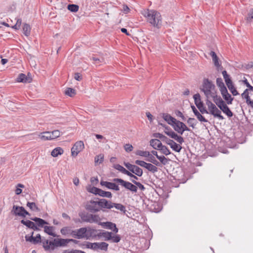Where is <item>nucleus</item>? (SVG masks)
I'll list each match as a JSON object with an SVG mask.
<instances>
[{"label":"nucleus","instance_id":"nucleus-57","mask_svg":"<svg viewBox=\"0 0 253 253\" xmlns=\"http://www.w3.org/2000/svg\"><path fill=\"white\" fill-rule=\"evenodd\" d=\"M63 253H86L84 252L79 250H64Z\"/></svg>","mask_w":253,"mask_h":253},{"label":"nucleus","instance_id":"nucleus-45","mask_svg":"<svg viewBox=\"0 0 253 253\" xmlns=\"http://www.w3.org/2000/svg\"><path fill=\"white\" fill-rule=\"evenodd\" d=\"M125 166L128 169V171L131 173L134 172V170L136 167V165H132L129 163H124Z\"/></svg>","mask_w":253,"mask_h":253},{"label":"nucleus","instance_id":"nucleus-9","mask_svg":"<svg viewBox=\"0 0 253 253\" xmlns=\"http://www.w3.org/2000/svg\"><path fill=\"white\" fill-rule=\"evenodd\" d=\"M84 148V144L82 141H77L75 143L71 149L72 155L76 156Z\"/></svg>","mask_w":253,"mask_h":253},{"label":"nucleus","instance_id":"nucleus-4","mask_svg":"<svg viewBox=\"0 0 253 253\" xmlns=\"http://www.w3.org/2000/svg\"><path fill=\"white\" fill-rule=\"evenodd\" d=\"M113 181L119 183L122 187L128 190H129L132 193H136L137 192V187L132 182L131 183L119 178H114L113 179Z\"/></svg>","mask_w":253,"mask_h":253},{"label":"nucleus","instance_id":"nucleus-44","mask_svg":"<svg viewBox=\"0 0 253 253\" xmlns=\"http://www.w3.org/2000/svg\"><path fill=\"white\" fill-rule=\"evenodd\" d=\"M158 150H160L163 154H165L166 156L169 155L170 154V152L169 150L168 149V148L165 145H163L162 144V146L159 148V149H158Z\"/></svg>","mask_w":253,"mask_h":253},{"label":"nucleus","instance_id":"nucleus-41","mask_svg":"<svg viewBox=\"0 0 253 253\" xmlns=\"http://www.w3.org/2000/svg\"><path fill=\"white\" fill-rule=\"evenodd\" d=\"M27 206L32 211H40V209L34 202H28Z\"/></svg>","mask_w":253,"mask_h":253},{"label":"nucleus","instance_id":"nucleus-36","mask_svg":"<svg viewBox=\"0 0 253 253\" xmlns=\"http://www.w3.org/2000/svg\"><path fill=\"white\" fill-rule=\"evenodd\" d=\"M23 34L27 37L29 36L31 32L30 26L26 23H25L23 27Z\"/></svg>","mask_w":253,"mask_h":253},{"label":"nucleus","instance_id":"nucleus-29","mask_svg":"<svg viewBox=\"0 0 253 253\" xmlns=\"http://www.w3.org/2000/svg\"><path fill=\"white\" fill-rule=\"evenodd\" d=\"M101 218L100 216L97 214H90L89 219L88 220V222L92 223H98L100 221Z\"/></svg>","mask_w":253,"mask_h":253},{"label":"nucleus","instance_id":"nucleus-20","mask_svg":"<svg viewBox=\"0 0 253 253\" xmlns=\"http://www.w3.org/2000/svg\"><path fill=\"white\" fill-rule=\"evenodd\" d=\"M228 117L230 118L233 116V114L228 107L227 104L224 102L222 105L218 107Z\"/></svg>","mask_w":253,"mask_h":253},{"label":"nucleus","instance_id":"nucleus-21","mask_svg":"<svg viewBox=\"0 0 253 253\" xmlns=\"http://www.w3.org/2000/svg\"><path fill=\"white\" fill-rule=\"evenodd\" d=\"M31 219L35 221V223L36 224V226H38V227L39 228L40 227H44V225L45 224H48L47 222L41 218L34 217L31 218Z\"/></svg>","mask_w":253,"mask_h":253},{"label":"nucleus","instance_id":"nucleus-8","mask_svg":"<svg viewBox=\"0 0 253 253\" xmlns=\"http://www.w3.org/2000/svg\"><path fill=\"white\" fill-rule=\"evenodd\" d=\"M87 232L86 227H82L78 229L74 230L73 237L78 239H87Z\"/></svg>","mask_w":253,"mask_h":253},{"label":"nucleus","instance_id":"nucleus-17","mask_svg":"<svg viewBox=\"0 0 253 253\" xmlns=\"http://www.w3.org/2000/svg\"><path fill=\"white\" fill-rule=\"evenodd\" d=\"M32 81V79L31 77L30 76L29 74H28V76H26L24 74L21 73L19 75L18 77L17 78V81L18 82H22V83H31Z\"/></svg>","mask_w":253,"mask_h":253},{"label":"nucleus","instance_id":"nucleus-1","mask_svg":"<svg viewBox=\"0 0 253 253\" xmlns=\"http://www.w3.org/2000/svg\"><path fill=\"white\" fill-rule=\"evenodd\" d=\"M144 17L147 18V21L158 29L162 26V17L161 14L154 10L147 9L145 10L143 13Z\"/></svg>","mask_w":253,"mask_h":253},{"label":"nucleus","instance_id":"nucleus-28","mask_svg":"<svg viewBox=\"0 0 253 253\" xmlns=\"http://www.w3.org/2000/svg\"><path fill=\"white\" fill-rule=\"evenodd\" d=\"M161 142L157 139H152L150 141V145L155 149H159V148L162 146Z\"/></svg>","mask_w":253,"mask_h":253},{"label":"nucleus","instance_id":"nucleus-47","mask_svg":"<svg viewBox=\"0 0 253 253\" xmlns=\"http://www.w3.org/2000/svg\"><path fill=\"white\" fill-rule=\"evenodd\" d=\"M108 244L106 242L98 243V249L107 251L108 250Z\"/></svg>","mask_w":253,"mask_h":253},{"label":"nucleus","instance_id":"nucleus-46","mask_svg":"<svg viewBox=\"0 0 253 253\" xmlns=\"http://www.w3.org/2000/svg\"><path fill=\"white\" fill-rule=\"evenodd\" d=\"M79 7L78 5L70 4L68 5V9L71 12H76L79 10Z\"/></svg>","mask_w":253,"mask_h":253},{"label":"nucleus","instance_id":"nucleus-3","mask_svg":"<svg viewBox=\"0 0 253 253\" xmlns=\"http://www.w3.org/2000/svg\"><path fill=\"white\" fill-rule=\"evenodd\" d=\"M200 89L207 98H210V96L216 91L215 85L208 79H204Z\"/></svg>","mask_w":253,"mask_h":253},{"label":"nucleus","instance_id":"nucleus-59","mask_svg":"<svg viewBox=\"0 0 253 253\" xmlns=\"http://www.w3.org/2000/svg\"><path fill=\"white\" fill-rule=\"evenodd\" d=\"M241 96L243 98H244L246 99V102L247 101H249V99H250V97L249 95L248 89H246L244 92L241 94Z\"/></svg>","mask_w":253,"mask_h":253},{"label":"nucleus","instance_id":"nucleus-30","mask_svg":"<svg viewBox=\"0 0 253 253\" xmlns=\"http://www.w3.org/2000/svg\"><path fill=\"white\" fill-rule=\"evenodd\" d=\"M210 54L212 57L214 66L217 68L219 67L220 66V64L218 61V57L216 55L215 52L211 51Z\"/></svg>","mask_w":253,"mask_h":253},{"label":"nucleus","instance_id":"nucleus-34","mask_svg":"<svg viewBox=\"0 0 253 253\" xmlns=\"http://www.w3.org/2000/svg\"><path fill=\"white\" fill-rule=\"evenodd\" d=\"M90 213H85V212H80L79 215L81 217L82 221L88 222V220L89 219Z\"/></svg>","mask_w":253,"mask_h":253},{"label":"nucleus","instance_id":"nucleus-35","mask_svg":"<svg viewBox=\"0 0 253 253\" xmlns=\"http://www.w3.org/2000/svg\"><path fill=\"white\" fill-rule=\"evenodd\" d=\"M113 167L114 169L118 170L119 171L126 175H127L128 172H129L128 170H126L123 166H121L119 164L114 165Z\"/></svg>","mask_w":253,"mask_h":253},{"label":"nucleus","instance_id":"nucleus-12","mask_svg":"<svg viewBox=\"0 0 253 253\" xmlns=\"http://www.w3.org/2000/svg\"><path fill=\"white\" fill-rule=\"evenodd\" d=\"M98 205L102 208L111 209L113 208V203L111 201H107L105 199L99 200L97 203Z\"/></svg>","mask_w":253,"mask_h":253},{"label":"nucleus","instance_id":"nucleus-42","mask_svg":"<svg viewBox=\"0 0 253 253\" xmlns=\"http://www.w3.org/2000/svg\"><path fill=\"white\" fill-rule=\"evenodd\" d=\"M65 93L70 97H73L76 94V90L74 88L68 87L65 91Z\"/></svg>","mask_w":253,"mask_h":253},{"label":"nucleus","instance_id":"nucleus-55","mask_svg":"<svg viewBox=\"0 0 253 253\" xmlns=\"http://www.w3.org/2000/svg\"><path fill=\"white\" fill-rule=\"evenodd\" d=\"M227 87L234 96H236L239 94L237 90L233 84L230 85H228Z\"/></svg>","mask_w":253,"mask_h":253},{"label":"nucleus","instance_id":"nucleus-64","mask_svg":"<svg viewBox=\"0 0 253 253\" xmlns=\"http://www.w3.org/2000/svg\"><path fill=\"white\" fill-rule=\"evenodd\" d=\"M157 158L163 164L166 165L167 163V159L164 156H157Z\"/></svg>","mask_w":253,"mask_h":253},{"label":"nucleus","instance_id":"nucleus-43","mask_svg":"<svg viewBox=\"0 0 253 253\" xmlns=\"http://www.w3.org/2000/svg\"><path fill=\"white\" fill-rule=\"evenodd\" d=\"M87 239L90 237L95 236L96 235L97 230L94 229L88 228L87 229Z\"/></svg>","mask_w":253,"mask_h":253},{"label":"nucleus","instance_id":"nucleus-22","mask_svg":"<svg viewBox=\"0 0 253 253\" xmlns=\"http://www.w3.org/2000/svg\"><path fill=\"white\" fill-rule=\"evenodd\" d=\"M192 110L195 114V115L196 116L197 119L202 122H207L208 120H207L204 117H203L201 114L197 110L196 107L193 105L191 106Z\"/></svg>","mask_w":253,"mask_h":253},{"label":"nucleus","instance_id":"nucleus-52","mask_svg":"<svg viewBox=\"0 0 253 253\" xmlns=\"http://www.w3.org/2000/svg\"><path fill=\"white\" fill-rule=\"evenodd\" d=\"M130 181L132 183L136 185L137 188L138 187L141 190L144 191L145 189V188L144 186V185L139 182H137L134 179H130Z\"/></svg>","mask_w":253,"mask_h":253},{"label":"nucleus","instance_id":"nucleus-16","mask_svg":"<svg viewBox=\"0 0 253 253\" xmlns=\"http://www.w3.org/2000/svg\"><path fill=\"white\" fill-rule=\"evenodd\" d=\"M167 135L169 136L170 138L174 139L180 144H182L184 141V139L182 136L178 135L173 130H171L169 132H168Z\"/></svg>","mask_w":253,"mask_h":253},{"label":"nucleus","instance_id":"nucleus-33","mask_svg":"<svg viewBox=\"0 0 253 253\" xmlns=\"http://www.w3.org/2000/svg\"><path fill=\"white\" fill-rule=\"evenodd\" d=\"M33 234L34 232H32L31 236L26 235L25 237V240L27 242H29L34 245H36L38 244V241H37L35 237H33Z\"/></svg>","mask_w":253,"mask_h":253},{"label":"nucleus","instance_id":"nucleus-48","mask_svg":"<svg viewBox=\"0 0 253 253\" xmlns=\"http://www.w3.org/2000/svg\"><path fill=\"white\" fill-rule=\"evenodd\" d=\"M113 207L124 212H125L126 211V207L121 204L113 203Z\"/></svg>","mask_w":253,"mask_h":253},{"label":"nucleus","instance_id":"nucleus-60","mask_svg":"<svg viewBox=\"0 0 253 253\" xmlns=\"http://www.w3.org/2000/svg\"><path fill=\"white\" fill-rule=\"evenodd\" d=\"M135 164L136 165H137L138 166H140V167H143L146 168L147 167V165L148 163H146L145 162L143 161H140V160H136L135 161Z\"/></svg>","mask_w":253,"mask_h":253},{"label":"nucleus","instance_id":"nucleus-53","mask_svg":"<svg viewBox=\"0 0 253 253\" xmlns=\"http://www.w3.org/2000/svg\"><path fill=\"white\" fill-rule=\"evenodd\" d=\"M24 185L22 184H21V183H19L17 185H16V188L15 190V194L16 195H19L22 192V189H21V188H24Z\"/></svg>","mask_w":253,"mask_h":253},{"label":"nucleus","instance_id":"nucleus-27","mask_svg":"<svg viewBox=\"0 0 253 253\" xmlns=\"http://www.w3.org/2000/svg\"><path fill=\"white\" fill-rule=\"evenodd\" d=\"M182 124L183 122L175 119V121H174V123H173L171 126L175 131L180 134Z\"/></svg>","mask_w":253,"mask_h":253},{"label":"nucleus","instance_id":"nucleus-37","mask_svg":"<svg viewBox=\"0 0 253 253\" xmlns=\"http://www.w3.org/2000/svg\"><path fill=\"white\" fill-rule=\"evenodd\" d=\"M98 195L103 197H106L108 198H111L112 197L111 192L109 191H105L101 189L99 192Z\"/></svg>","mask_w":253,"mask_h":253},{"label":"nucleus","instance_id":"nucleus-18","mask_svg":"<svg viewBox=\"0 0 253 253\" xmlns=\"http://www.w3.org/2000/svg\"><path fill=\"white\" fill-rule=\"evenodd\" d=\"M100 224L104 226L107 229L112 230L115 233H117L118 232L119 230L117 228L116 224L113 222L107 221L100 223Z\"/></svg>","mask_w":253,"mask_h":253},{"label":"nucleus","instance_id":"nucleus-19","mask_svg":"<svg viewBox=\"0 0 253 253\" xmlns=\"http://www.w3.org/2000/svg\"><path fill=\"white\" fill-rule=\"evenodd\" d=\"M210 98H212L214 102L219 107L222 105L225 102L222 99L219 95H217L216 91L210 96Z\"/></svg>","mask_w":253,"mask_h":253},{"label":"nucleus","instance_id":"nucleus-23","mask_svg":"<svg viewBox=\"0 0 253 253\" xmlns=\"http://www.w3.org/2000/svg\"><path fill=\"white\" fill-rule=\"evenodd\" d=\"M210 112V113L213 115L214 117H216L219 119V120H222L224 118L223 116L221 114V111L219 110L216 106L214 108V109L211 110Z\"/></svg>","mask_w":253,"mask_h":253},{"label":"nucleus","instance_id":"nucleus-5","mask_svg":"<svg viewBox=\"0 0 253 253\" xmlns=\"http://www.w3.org/2000/svg\"><path fill=\"white\" fill-rule=\"evenodd\" d=\"M193 98L194 102L197 107L199 110L201 114H208L209 112L207 110L205 107L204 106L203 102L201 101V96L199 93H196L194 95Z\"/></svg>","mask_w":253,"mask_h":253},{"label":"nucleus","instance_id":"nucleus-40","mask_svg":"<svg viewBox=\"0 0 253 253\" xmlns=\"http://www.w3.org/2000/svg\"><path fill=\"white\" fill-rule=\"evenodd\" d=\"M216 84L220 88V91L226 88L224 83L223 82L222 79L220 78H218L216 79Z\"/></svg>","mask_w":253,"mask_h":253},{"label":"nucleus","instance_id":"nucleus-24","mask_svg":"<svg viewBox=\"0 0 253 253\" xmlns=\"http://www.w3.org/2000/svg\"><path fill=\"white\" fill-rule=\"evenodd\" d=\"M162 117L164 120L171 126L173 123H174V121H175L176 119L174 118L171 117L169 114L167 113H163L162 114Z\"/></svg>","mask_w":253,"mask_h":253},{"label":"nucleus","instance_id":"nucleus-38","mask_svg":"<svg viewBox=\"0 0 253 253\" xmlns=\"http://www.w3.org/2000/svg\"><path fill=\"white\" fill-rule=\"evenodd\" d=\"M135 154L138 156L144 157H148L150 156V153L149 151H142V150H137L135 152Z\"/></svg>","mask_w":253,"mask_h":253},{"label":"nucleus","instance_id":"nucleus-49","mask_svg":"<svg viewBox=\"0 0 253 253\" xmlns=\"http://www.w3.org/2000/svg\"><path fill=\"white\" fill-rule=\"evenodd\" d=\"M148 157L149 159L146 160L147 161L152 163L156 166H159V162L155 159L153 156L150 154V156Z\"/></svg>","mask_w":253,"mask_h":253},{"label":"nucleus","instance_id":"nucleus-51","mask_svg":"<svg viewBox=\"0 0 253 253\" xmlns=\"http://www.w3.org/2000/svg\"><path fill=\"white\" fill-rule=\"evenodd\" d=\"M133 173L140 177L143 174V170L141 168L136 166L134 170V172H133L132 174Z\"/></svg>","mask_w":253,"mask_h":253},{"label":"nucleus","instance_id":"nucleus-56","mask_svg":"<svg viewBox=\"0 0 253 253\" xmlns=\"http://www.w3.org/2000/svg\"><path fill=\"white\" fill-rule=\"evenodd\" d=\"M103 159H104L103 155L99 154L95 157V159H94L95 163L96 164H97V163L100 164L103 161Z\"/></svg>","mask_w":253,"mask_h":253},{"label":"nucleus","instance_id":"nucleus-13","mask_svg":"<svg viewBox=\"0 0 253 253\" xmlns=\"http://www.w3.org/2000/svg\"><path fill=\"white\" fill-rule=\"evenodd\" d=\"M97 202L98 201H90L89 203L86 205V210L93 213L99 211V209L96 207V206L98 205L97 203Z\"/></svg>","mask_w":253,"mask_h":253},{"label":"nucleus","instance_id":"nucleus-63","mask_svg":"<svg viewBox=\"0 0 253 253\" xmlns=\"http://www.w3.org/2000/svg\"><path fill=\"white\" fill-rule=\"evenodd\" d=\"M195 121L196 120L194 118H189L187 120V123L190 126L194 128L196 125V124L195 123Z\"/></svg>","mask_w":253,"mask_h":253},{"label":"nucleus","instance_id":"nucleus-62","mask_svg":"<svg viewBox=\"0 0 253 253\" xmlns=\"http://www.w3.org/2000/svg\"><path fill=\"white\" fill-rule=\"evenodd\" d=\"M153 136L155 137L159 138V139H161L163 141H164L166 139H167V137L164 135L163 134L160 133H155L153 134Z\"/></svg>","mask_w":253,"mask_h":253},{"label":"nucleus","instance_id":"nucleus-58","mask_svg":"<svg viewBox=\"0 0 253 253\" xmlns=\"http://www.w3.org/2000/svg\"><path fill=\"white\" fill-rule=\"evenodd\" d=\"M22 24V20L21 19H17L16 23L13 25L12 28L15 30H19Z\"/></svg>","mask_w":253,"mask_h":253},{"label":"nucleus","instance_id":"nucleus-25","mask_svg":"<svg viewBox=\"0 0 253 253\" xmlns=\"http://www.w3.org/2000/svg\"><path fill=\"white\" fill-rule=\"evenodd\" d=\"M74 230H72L69 226H65L63 227L60 230V233L64 236L70 235L73 237Z\"/></svg>","mask_w":253,"mask_h":253},{"label":"nucleus","instance_id":"nucleus-31","mask_svg":"<svg viewBox=\"0 0 253 253\" xmlns=\"http://www.w3.org/2000/svg\"><path fill=\"white\" fill-rule=\"evenodd\" d=\"M63 152H64V151H63V149L61 147H58L55 148L52 151V152L51 153V155L53 157H56L58 155H60L62 154L63 153Z\"/></svg>","mask_w":253,"mask_h":253},{"label":"nucleus","instance_id":"nucleus-50","mask_svg":"<svg viewBox=\"0 0 253 253\" xmlns=\"http://www.w3.org/2000/svg\"><path fill=\"white\" fill-rule=\"evenodd\" d=\"M246 20L247 22H251L253 20V8L250 10L246 18Z\"/></svg>","mask_w":253,"mask_h":253},{"label":"nucleus","instance_id":"nucleus-11","mask_svg":"<svg viewBox=\"0 0 253 253\" xmlns=\"http://www.w3.org/2000/svg\"><path fill=\"white\" fill-rule=\"evenodd\" d=\"M116 182H111L101 180L100 181V185L103 186H105L109 189L113 190L115 191H119L120 188L119 186L116 184Z\"/></svg>","mask_w":253,"mask_h":253},{"label":"nucleus","instance_id":"nucleus-14","mask_svg":"<svg viewBox=\"0 0 253 253\" xmlns=\"http://www.w3.org/2000/svg\"><path fill=\"white\" fill-rule=\"evenodd\" d=\"M21 223L23 225H25L28 228L33 229L34 231L40 230V229L39 227H38V226H36V224L35 223V222L31 220H25L24 219H22L21 220Z\"/></svg>","mask_w":253,"mask_h":253},{"label":"nucleus","instance_id":"nucleus-15","mask_svg":"<svg viewBox=\"0 0 253 253\" xmlns=\"http://www.w3.org/2000/svg\"><path fill=\"white\" fill-rule=\"evenodd\" d=\"M221 94L227 104H231L234 98L228 92L227 88L220 91Z\"/></svg>","mask_w":253,"mask_h":253},{"label":"nucleus","instance_id":"nucleus-39","mask_svg":"<svg viewBox=\"0 0 253 253\" xmlns=\"http://www.w3.org/2000/svg\"><path fill=\"white\" fill-rule=\"evenodd\" d=\"M146 169L148 170H149V171H150L152 173H155V172L158 171V168L156 166H155L150 163H148Z\"/></svg>","mask_w":253,"mask_h":253},{"label":"nucleus","instance_id":"nucleus-2","mask_svg":"<svg viewBox=\"0 0 253 253\" xmlns=\"http://www.w3.org/2000/svg\"><path fill=\"white\" fill-rule=\"evenodd\" d=\"M42 246L45 251L52 252L55 248L65 247L69 244L68 239H54L53 241L45 240L42 241Z\"/></svg>","mask_w":253,"mask_h":253},{"label":"nucleus","instance_id":"nucleus-32","mask_svg":"<svg viewBox=\"0 0 253 253\" xmlns=\"http://www.w3.org/2000/svg\"><path fill=\"white\" fill-rule=\"evenodd\" d=\"M44 231L48 235L52 236L53 237H56V235L53 232V230L54 229V227L53 226H44Z\"/></svg>","mask_w":253,"mask_h":253},{"label":"nucleus","instance_id":"nucleus-61","mask_svg":"<svg viewBox=\"0 0 253 253\" xmlns=\"http://www.w3.org/2000/svg\"><path fill=\"white\" fill-rule=\"evenodd\" d=\"M110 240H111L112 242L113 243H118L121 240V237L119 235H116L115 236H113L112 235V238Z\"/></svg>","mask_w":253,"mask_h":253},{"label":"nucleus","instance_id":"nucleus-26","mask_svg":"<svg viewBox=\"0 0 253 253\" xmlns=\"http://www.w3.org/2000/svg\"><path fill=\"white\" fill-rule=\"evenodd\" d=\"M113 233L108 231H103L97 234L98 236L103 237L105 241H109L112 238Z\"/></svg>","mask_w":253,"mask_h":253},{"label":"nucleus","instance_id":"nucleus-6","mask_svg":"<svg viewBox=\"0 0 253 253\" xmlns=\"http://www.w3.org/2000/svg\"><path fill=\"white\" fill-rule=\"evenodd\" d=\"M11 212L15 215L25 217L27 215H30V213L23 207L13 205Z\"/></svg>","mask_w":253,"mask_h":253},{"label":"nucleus","instance_id":"nucleus-10","mask_svg":"<svg viewBox=\"0 0 253 253\" xmlns=\"http://www.w3.org/2000/svg\"><path fill=\"white\" fill-rule=\"evenodd\" d=\"M164 142L169 145L170 148L175 152H180L182 149V147L179 144H177L173 140L169 139L168 137Z\"/></svg>","mask_w":253,"mask_h":253},{"label":"nucleus","instance_id":"nucleus-54","mask_svg":"<svg viewBox=\"0 0 253 253\" xmlns=\"http://www.w3.org/2000/svg\"><path fill=\"white\" fill-rule=\"evenodd\" d=\"M209 99L210 98H207L206 104L208 106L209 111H210L211 110L214 109L216 106L213 103H212V102L209 100Z\"/></svg>","mask_w":253,"mask_h":253},{"label":"nucleus","instance_id":"nucleus-7","mask_svg":"<svg viewBox=\"0 0 253 253\" xmlns=\"http://www.w3.org/2000/svg\"><path fill=\"white\" fill-rule=\"evenodd\" d=\"M60 135V132L58 130H55L52 132H45L41 136L42 140H51L58 137Z\"/></svg>","mask_w":253,"mask_h":253}]
</instances>
